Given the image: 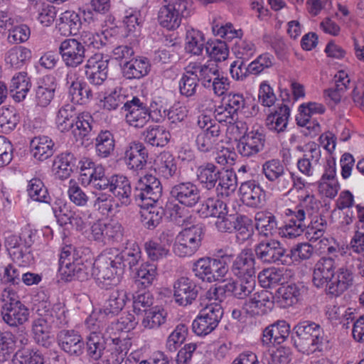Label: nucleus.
<instances>
[{
  "instance_id": "f257e3e1",
  "label": "nucleus",
  "mask_w": 364,
  "mask_h": 364,
  "mask_svg": "<svg viewBox=\"0 0 364 364\" xmlns=\"http://www.w3.org/2000/svg\"><path fill=\"white\" fill-rule=\"evenodd\" d=\"M1 316L9 326L18 328L28 321L29 309L20 300L11 288H5L1 293Z\"/></svg>"
},
{
  "instance_id": "f03ea898",
  "label": "nucleus",
  "mask_w": 364,
  "mask_h": 364,
  "mask_svg": "<svg viewBox=\"0 0 364 364\" xmlns=\"http://www.w3.org/2000/svg\"><path fill=\"white\" fill-rule=\"evenodd\" d=\"M35 232L29 228L22 230L19 235H11L5 241L9 254L14 263L20 267L28 266L33 260L31 247Z\"/></svg>"
},
{
  "instance_id": "7ed1b4c3",
  "label": "nucleus",
  "mask_w": 364,
  "mask_h": 364,
  "mask_svg": "<svg viewBox=\"0 0 364 364\" xmlns=\"http://www.w3.org/2000/svg\"><path fill=\"white\" fill-rule=\"evenodd\" d=\"M92 274L101 288L116 285L122 275L109 250H104L93 263Z\"/></svg>"
},
{
  "instance_id": "20e7f679",
  "label": "nucleus",
  "mask_w": 364,
  "mask_h": 364,
  "mask_svg": "<svg viewBox=\"0 0 364 364\" xmlns=\"http://www.w3.org/2000/svg\"><path fill=\"white\" fill-rule=\"evenodd\" d=\"M231 255H221L220 259L211 257H202L198 259L193 264L194 275L206 282H214L223 278L228 272L227 260Z\"/></svg>"
},
{
  "instance_id": "39448f33",
  "label": "nucleus",
  "mask_w": 364,
  "mask_h": 364,
  "mask_svg": "<svg viewBox=\"0 0 364 364\" xmlns=\"http://www.w3.org/2000/svg\"><path fill=\"white\" fill-rule=\"evenodd\" d=\"M121 110L124 112L126 122L136 128L143 127L150 119L159 122L163 119L161 114H157L156 111L150 110L145 101L138 97H132L122 106Z\"/></svg>"
},
{
  "instance_id": "423d86ee",
  "label": "nucleus",
  "mask_w": 364,
  "mask_h": 364,
  "mask_svg": "<svg viewBox=\"0 0 364 364\" xmlns=\"http://www.w3.org/2000/svg\"><path fill=\"white\" fill-rule=\"evenodd\" d=\"M158 13V21L163 28L172 31L178 28L183 18L190 15L191 0H164Z\"/></svg>"
},
{
  "instance_id": "0eeeda50",
  "label": "nucleus",
  "mask_w": 364,
  "mask_h": 364,
  "mask_svg": "<svg viewBox=\"0 0 364 364\" xmlns=\"http://www.w3.org/2000/svg\"><path fill=\"white\" fill-rule=\"evenodd\" d=\"M318 324L311 321H304L293 328L291 340L299 351L307 355L318 349Z\"/></svg>"
},
{
  "instance_id": "6e6552de",
  "label": "nucleus",
  "mask_w": 364,
  "mask_h": 364,
  "mask_svg": "<svg viewBox=\"0 0 364 364\" xmlns=\"http://www.w3.org/2000/svg\"><path fill=\"white\" fill-rule=\"evenodd\" d=\"M59 272L67 281L87 279V272L78 252L71 245L62 249L59 259Z\"/></svg>"
},
{
  "instance_id": "1a4fd4ad",
  "label": "nucleus",
  "mask_w": 364,
  "mask_h": 364,
  "mask_svg": "<svg viewBox=\"0 0 364 364\" xmlns=\"http://www.w3.org/2000/svg\"><path fill=\"white\" fill-rule=\"evenodd\" d=\"M203 235L201 224L183 229L176 235L173 247L174 254L180 257L193 255L201 245Z\"/></svg>"
},
{
  "instance_id": "9d476101",
  "label": "nucleus",
  "mask_w": 364,
  "mask_h": 364,
  "mask_svg": "<svg viewBox=\"0 0 364 364\" xmlns=\"http://www.w3.org/2000/svg\"><path fill=\"white\" fill-rule=\"evenodd\" d=\"M240 281H230L224 284L210 288L206 292L209 300L222 301L227 296H234L238 299H244L249 296L255 289L256 281L239 278Z\"/></svg>"
},
{
  "instance_id": "9b49d317",
  "label": "nucleus",
  "mask_w": 364,
  "mask_h": 364,
  "mask_svg": "<svg viewBox=\"0 0 364 364\" xmlns=\"http://www.w3.org/2000/svg\"><path fill=\"white\" fill-rule=\"evenodd\" d=\"M162 195L160 181L151 174L140 178L136 186L134 198L142 208H149L151 205L158 204Z\"/></svg>"
},
{
  "instance_id": "f8f14e48",
  "label": "nucleus",
  "mask_w": 364,
  "mask_h": 364,
  "mask_svg": "<svg viewBox=\"0 0 364 364\" xmlns=\"http://www.w3.org/2000/svg\"><path fill=\"white\" fill-rule=\"evenodd\" d=\"M326 283L324 291L331 297H338L348 290L353 284L352 265L340 268L337 272L322 273L320 284Z\"/></svg>"
},
{
  "instance_id": "ddd939ff",
  "label": "nucleus",
  "mask_w": 364,
  "mask_h": 364,
  "mask_svg": "<svg viewBox=\"0 0 364 364\" xmlns=\"http://www.w3.org/2000/svg\"><path fill=\"white\" fill-rule=\"evenodd\" d=\"M223 315V308L218 303L213 302L206 305L193 320V331L200 336L209 334L218 326Z\"/></svg>"
},
{
  "instance_id": "4468645a",
  "label": "nucleus",
  "mask_w": 364,
  "mask_h": 364,
  "mask_svg": "<svg viewBox=\"0 0 364 364\" xmlns=\"http://www.w3.org/2000/svg\"><path fill=\"white\" fill-rule=\"evenodd\" d=\"M46 302L41 303L36 310L38 317L34 319L32 331L36 342L44 347H49L52 342L51 330L53 328L50 317L48 314Z\"/></svg>"
},
{
  "instance_id": "2eb2a0df",
  "label": "nucleus",
  "mask_w": 364,
  "mask_h": 364,
  "mask_svg": "<svg viewBox=\"0 0 364 364\" xmlns=\"http://www.w3.org/2000/svg\"><path fill=\"white\" fill-rule=\"evenodd\" d=\"M124 229L118 221L111 220L107 223L97 221L91 226V237L104 243L119 242L123 238Z\"/></svg>"
},
{
  "instance_id": "dca6fc26",
  "label": "nucleus",
  "mask_w": 364,
  "mask_h": 364,
  "mask_svg": "<svg viewBox=\"0 0 364 364\" xmlns=\"http://www.w3.org/2000/svg\"><path fill=\"white\" fill-rule=\"evenodd\" d=\"M173 299L181 306L191 305L198 297L200 287L188 277L182 276L173 283Z\"/></svg>"
},
{
  "instance_id": "f3484780",
  "label": "nucleus",
  "mask_w": 364,
  "mask_h": 364,
  "mask_svg": "<svg viewBox=\"0 0 364 364\" xmlns=\"http://www.w3.org/2000/svg\"><path fill=\"white\" fill-rule=\"evenodd\" d=\"M255 255L259 260L264 263H281L287 262L284 259V249L279 241L277 240H267L260 242L255 246Z\"/></svg>"
},
{
  "instance_id": "a211bd4d",
  "label": "nucleus",
  "mask_w": 364,
  "mask_h": 364,
  "mask_svg": "<svg viewBox=\"0 0 364 364\" xmlns=\"http://www.w3.org/2000/svg\"><path fill=\"white\" fill-rule=\"evenodd\" d=\"M109 59L97 53L89 58L85 66V75L93 85H102L107 77Z\"/></svg>"
},
{
  "instance_id": "6ab92c4d",
  "label": "nucleus",
  "mask_w": 364,
  "mask_h": 364,
  "mask_svg": "<svg viewBox=\"0 0 364 364\" xmlns=\"http://www.w3.org/2000/svg\"><path fill=\"white\" fill-rule=\"evenodd\" d=\"M59 52L65 65L70 68H76L85 58V46L75 38L62 41L59 46Z\"/></svg>"
},
{
  "instance_id": "aec40b11",
  "label": "nucleus",
  "mask_w": 364,
  "mask_h": 364,
  "mask_svg": "<svg viewBox=\"0 0 364 364\" xmlns=\"http://www.w3.org/2000/svg\"><path fill=\"white\" fill-rule=\"evenodd\" d=\"M318 112V107L316 102L302 104L299 107V113L296 117L297 124L303 127L302 133L310 137L316 136L318 134V122L316 118H312L314 114Z\"/></svg>"
},
{
  "instance_id": "412c9836",
  "label": "nucleus",
  "mask_w": 364,
  "mask_h": 364,
  "mask_svg": "<svg viewBox=\"0 0 364 364\" xmlns=\"http://www.w3.org/2000/svg\"><path fill=\"white\" fill-rule=\"evenodd\" d=\"M170 194L179 203L187 206H195L200 199L198 187L191 181L180 182L171 189Z\"/></svg>"
},
{
  "instance_id": "4be33fe9",
  "label": "nucleus",
  "mask_w": 364,
  "mask_h": 364,
  "mask_svg": "<svg viewBox=\"0 0 364 364\" xmlns=\"http://www.w3.org/2000/svg\"><path fill=\"white\" fill-rule=\"evenodd\" d=\"M108 250L110 253L112 252L114 261L118 267V271L121 272L122 274L126 268L132 270L138 264L141 259L140 248L135 242L132 243L130 247H126L122 251L114 248Z\"/></svg>"
},
{
  "instance_id": "5701e85b",
  "label": "nucleus",
  "mask_w": 364,
  "mask_h": 364,
  "mask_svg": "<svg viewBox=\"0 0 364 364\" xmlns=\"http://www.w3.org/2000/svg\"><path fill=\"white\" fill-rule=\"evenodd\" d=\"M255 259L250 250H243L237 255L231 266V272L237 278L255 280Z\"/></svg>"
},
{
  "instance_id": "b1692460",
  "label": "nucleus",
  "mask_w": 364,
  "mask_h": 364,
  "mask_svg": "<svg viewBox=\"0 0 364 364\" xmlns=\"http://www.w3.org/2000/svg\"><path fill=\"white\" fill-rule=\"evenodd\" d=\"M272 297L267 290L254 293L245 301L243 308L251 316L262 315L269 311L274 306Z\"/></svg>"
},
{
  "instance_id": "393cba45",
  "label": "nucleus",
  "mask_w": 364,
  "mask_h": 364,
  "mask_svg": "<svg viewBox=\"0 0 364 364\" xmlns=\"http://www.w3.org/2000/svg\"><path fill=\"white\" fill-rule=\"evenodd\" d=\"M60 348L70 355L80 356L83 353L84 341L77 331L62 330L57 336Z\"/></svg>"
},
{
  "instance_id": "a878e982",
  "label": "nucleus",
  "mask_w": 364,
  "mask_h": 364,
  "mask_svg": "<svg viewBox=\"0 0 364 364\" xmlns=\"http://www.w3.org/2000/svg\"><path fill=\"white\" fill-rule=\"evenodd\" d=\"M339 184L336 178V161L329 156L326 159L325 171L320 180V193L327 198H334L338 191Z\"/></svg>"
},
{
  "instance_id": "bb28decb",
  "label": "nucleus",
  "mask_w": 364,
  "mask_h": 364,
  "mask_svg": "<svg viewBox=\"0 0 364 364\" xmlns=\"http://www.w3.org/2000/svg\"><path fill=\"white\" fill-rule=\"evenodd\" d=\"M128 301V295L125 290H113L105 300L99 313L107 317H114L122 311Z\"/></svg>"
},
{
  "instance_id": "cd10ccee",
  "label": "nucleus",
  "mask_w": 364,
  "mask_h": 364,
  "mask_svg": "<svg viewBox=\"0 0 364 364\" xmlns=\"http://www.w3.org/2000/svg\"><path fill=\"white\" fill-rule=\"evenodd\" d=\"M57 84L53 75H47L38 82L35 90V102L41 107H48L54 98Z\"/></svg>"
},
{
  "instance_id": "c85d7f7f",
  "label": "nucleus",
  "mask_w": 364,
  "mask_h": 364,
  "mask_svg": "<svg viewBox=\"0 0 364 364\" xmlns=\"http://www.w3.org/2000/svg\"><path fill=\"white\" fill-rule=\"evenodd\" d=\"M241 199L247 206L259 208L265 203V192L254 181L242 183L240 187Z\"/></svg>"
},
{
  "instance_id": "c756f323",
  "label": "nucleus",
  "mask_w": 364,
  "mask_h": 364,
  "mask_svg": "<svg viewBox=\"0 0 364 364\" xmlns=\"http://www.w3.org/2000/svg\"><path fill=\"white\" fill-rule=\"evenodd\" d=\"M109 191L123 205H129L132 200V188L128 178L124 175L111 176Z\"/></svg>"
},
{
  "instance_id": "7c9ffc66",
  "label": "nucleus",
  "mask_w": 364,
  "mask_h": 364,
  "mask_svg": "<svg viewBox=\"0 0 364 364\" xmlns=\"http://www.w3.org/2000/svg\"><path fill=\"white\" fill-rule=\"evenodd\" d=\"M148 153L141 143L129 144L124 152V161L129 169L142 170L146 165Z\"/></svg>"
},
{
  "instance_id": "2f4dec72",
  "label": "nucleus",
  "mask_w": 364,
  "mask_h": 364,
  "mask_svg": "<svg viewBox=\"0 0 364 364\" xmlns=\"http://www.w3.org/2000/svg\"><path fill=\"white\" fill-rule=\"evenodd\" d=\"M188 69L191 71V75H195L206 88H210V82L215 80L220 73L218 65L212 61L205 63L191 62L188 65Z\"/></svg>"
},
{
  "instance_id": "473e14b6",
  "label": "nucleus",
  "mask_w": 364,
  "mask_h": 364,
  "mask_svg": "<svg viewBox=\"0 0 364 364\" xmlns=\"http://www.w3.org/2000/svg\"><path fill=\"white\" fill-rule=\"evenodd\" d=\"M111 343L109 344V351L110 353L109 359L112 364H122L132 346L131 339L127 336H117L114 333L110 336Z\"/></svg>"
},
{
  "instance_id": "72a5a7b5",
  "label": "nucleus",
  "mask_w": 364,
  "mask_h": 364,
  "mask_svg": "<svg viewBox=\"0 0 364 364\" xmlns=\"http://www.w3.org/2000/svg\"><path fill=\"white\" fill-rule=\"evenodd\" d=\"M290 326L282 320L267 326L263 331L262 343L264 345L282 343L289 336Z\"/></svg>"
},
{
  "instance_id": "f704fd0d",
  "label": "nucleus",
  "mask_w": 364,
  "mask_h": 364,
  "mask_svg": "<svg viewBox=\"0 0 364 364\" xmlns=\"http://www.w3.org/2000/svg\"><path fill=\"white\" fill-rule=\"evenodd\" d=\"M121 67L123 76L129 80L140 79L147 75L151 69L149 60L144 57L132 58Z\"/></svg>"
},
{
  "instance_id": "c9c22d12",
  "label": "nucleus",
  "mask_w": 364,
  "mask_h": 364,
  "mask_svg": "<svg viewBox=\"0 0 364 364\" xmlns=\"http://www.w3.org/2000/svg\"><path fill=\"white\" fill-rule=\"evenodd\" d=\"M290 116V109L287 105H282L274 112L269 114L265 120V124L267 129L273 132L279 134L286 131L289 118Z\"/></svg>"
},
{
  "instance_id": "e433bc0d",
  "label": "nucleus",
  "mask_w": 364,
  "mask_h": 364,
  "mask_svg": "<svg viewBox=\"0 0 364 364\" xmlns=\"http://www.w3.org/2000/svg\"><path fill=\"white\" fill-rule=\"evenodd\" d=\"M77 159L71 152H64L54 160L53 169L55 176L60 179L68 178L76 166Z\"/></svg>"
},
{
  "instance_id": "4c0bfd02",
  "label": "nucleus",
  "mask_w": 364,
  "mask_h": 364,
  "mask_svg": "<svg viewBox=\"0 0 364 364\" xmlns=\"http://www.w3.org/2000/svg\"><path fill=\"white\" fill-rule=\"evenodd\" d=\"M32 154L38 161H45L54 153V143L46 136L34 137L30 143Z\"/></svg>"
},
{
  "instance_id": "58836bf2",
  "label": "nucleus",
  "mask_w": 364,
  "mask_h": 364,
  "mask_svg": "<svg viewBox=\"0 0 364 364\" xmlns=\"http://www.w3.org/2000/svg\"><path fill=\"white\" fill-rule=\"evenodd\" d=\"M78 114L75 107L72 104H65L60 107L55 118L58 129L61 132H69L73 128V125L75 124V120L77 119Z\"/></svg>"
},
{
  "instance_id": "ea45409f",
  "label": "nucleus",
  "mask_w": 364,
  "mask_h": 364,
  "mask_svg": "<svg viewBox=\"0 0 364 364\" xmlns=\"http://www.w3.org/2000/svg\"><path fill=\"white\" fill-rule=\"evenodd\" d=\"M220 171L212 163H207L197 168V178L202 187L212 190L216 187Z\"/></svg>"
},
{
  "instance_id": "a19ab883",
  "label": "nucleus",
  "mask_w": 364,
  "mask_h": 364,
  "mask_svg": "<svg viewBox=\"0 0 364 364\" xmlns=\"http://www.w3.org/2000/svg\"><path fill=\"white\" fill-rule=\"evenodd\" d=\"M144 141L152 146H165L169 141L171 134L163 126H149L143 133Z\"/></svg>"
},
{
  "instance_id": "79ce46f5",
  "label": "nucleus",
  "mask_w": 364,
  "mask_h": 364,
  "mask_svg": "<svg viewBox=\"0 0 364 364\" xmlns=\"http://www.w3.org/2000/svg\"><path fill=\"white\" fill-rule=\"evenodd\" d=\"M237 188V176L230 170H222L218 178L215 192L218 196L228 197Z\"/></svg>"
},
{
  "instance_id": "37998d69",
  "label": "nucleus",
  "mask_w": 364,
  "mask_h": 364,
  "mask_svg": "<svg viewBox=\"0 0 364 364\" xmlns=\"http://www.w3.org/2000/svg\"><path fill=\"white\" fill-rule=\"evenodd\" d=\"M59 30L64 35H76L82 26L80 14L73 11H66L60 17Z\"/></svg>"
},
{
  "instance_id": "c03bdc74",
  "label": "nucleus",
  "mask_w": 364,
  "mask_h": 364,
  "mask_svg": "<svg viewBox=\"0 0 364 364\" xmlns=\"http://www.w3.org/2000/svg\"><path fill=\"white\" fill-rule=\"evenodd\" d=\"M156 170L165 178L176 174L177 166L175 158L168 151L161 153L155 161Z\"/></svg>"
},
{
  "instance_id": "a18cd8bd",
  "label": "nucleus",
  "mask_w": 364,
  "mask_h": 364,
  "mask_svg": "<svg viewBox=\"0 0 364 364\" xmlns=\"http://www.w3.org/2000/svg\"><path fill=\"white\" fill-rule=\"evenodd\" d=\"M220 133L212 130L210 132H201L196 138L197 150L203 154L214 153L217 149Z\"/></svg>"
},
{
  "instance_id": "49530a36",
  "label": "nucleus",
  "mask_w": 364,
  "mask_h": 364,
  "mask_svg": "<svg viewBox=\"0 0 364 364\" xmlns=\"http://www.w3.org/2000/svg\"><path fill=\"white\" fill-rule=\"evenodd\" d=\"M205 46V37L201 31L188 27L186 35V50L188 53L196 55L203 53Z\"/></svg>"
},
{
  "instance_id": "de8ad7c7",
  "label": "nucleus",
  "mask_w": 364,
  "mask_h": 364,
  "mask_svg": "<svg viewBox=\"0 0 364 364\" xmlns=\"http://www.w3.org/2000/svg\"><path fill=\"white\" fill-rule=\"evenodd\" d=\"M31 58V51L23 46H16L7 51L5 56L6 64L14 68H21Z\"/></svg>"
},
{
  "instance_id": "09e8293b",
  "label": "nucleus",
  "mask_w": 364,
  "mask_h": 364,
  "mask_svg": "<svg viewBox=\"0 0 364 364\" xmlns=\"http://www.w3.org/2000/svg\"><path fill=\"white\" fill-rule=\"evenodd\" d=\"M255 220L256 228L264 236L274 235L277 230V223L275 217L270 213L258 212L255 214Z\"/></svg>"
},
{
  "instance_id": "8fccbe9b",
  "label": "nucleus",
  "mask_w": 364,
  "mask_h": 364,
  "mask_svg": "<svg viewBox=\"0 0 364 364\" xmlns=\"http://www.w3.org/2000/svg\"><path fill=\"white\" fill-rule=\"evenodd\" d=\"M19 122L16 109L12 106L0 108V132L8 134L13 131Z\"/></svg>"
},
{
  "instance_id": "3c124183",
  "label": "nucleus",
  "mask_w": 364,
  "mask_h": 364,
  "mask_svg": "<svg viewBox=\"0 0 364 364\" xmlns=\"http://www.w3.org/2000/svg\"><path fill=\"white\" fill-rule=\"evenodd\" d=\"M303 287L296 284L282 286L278 289L279 298L284 307L296 304L301 296Z\"/></svg>"
},
{
  "instance_id": "603ef678",
  "label": "nucleus",
  "mask_w": 364,
  "mask_h": 364,
  "mask_svg": "<svg viewBox=\"0 0 364 364\" xmlns=\"http://www.w3.org/2000/svg\"><path fill=\"white\" fill-rule=\"evenodd\" d=\"M115 141L112 133L101 131L95 139L96 152L99 156L106 158L114 151Z\"/></svg>"
},
{
  "instance_id": "864d4df0",
  "label": "nucleus",
  "mask_w": 364,
  "mask_h": 364,
  "mask_svg": "<svg viewBox=\"0 0 364 364\" xmlns=\"http://www.w3.org/2000/svg\"><path fill=\"white\" fill-rule=\"evenodd\" d=\"M105 349V343L100 332L90 333L87 338L86 350L88 356L95 360L100 359Z\"/></svg>"
},
{
  "instance_id": "5fc2aeb1",
  "label": "nucleus",
  "mask_w": 364,
  "mask_h": 364,
  "mask_svg": "<svg viewBox=\"0 0 364 364\" xmlns=\"http://www.w3.org/2000/svg\"><path fill=\"white\" fill-rule=\"evenodd\" d=\"M129 100L122 87H115L104 97L101 102L104 109L112 111L116 110L121 105L124 106Z\"/></svg>"
},
{
  "instance_id": "6e6d98bb",
  "label": "nucleus",
  "mask_w": 364,
  "mask_h": 364,
  "mask_svg": "<svg viewBox=\"0 0 364 364\" xmlns=\"http://www.w3.org/2000/svg\"><path fill=\"white\" fill-rule=\"evenodd\" d=\"M143 209V225L149 230H154L161 223L164 215V210L157 204L151 205L149 209Z\"/></svg>"
},
{
  "instance_id": "4d7b16f0",
  "label": "nucleus",
  "mask_w": 364,
  "mask_h": 364,
  "mask_svg": "<svg viewBox=\"0 0 364 364\" xmlns=\"http://www.w3.org/2000/svg\"><path fill=\"white\" fill-rule=\"evenodd\" d=\"M92 117L87 113H81L77 115V119L75 120V124L73 125V128L70 130L77 141L88 136L92 130Z\"/></svg>"
},
{
  "instance_id": "13d9d810",
  "label": "nucleus",
  "mask_w": 364,
  "mask_h": 364,
  "mask_svg": "<svg viewBox=\"0 0 364 364\" xmlns=\"http://www.w3.org/2000/svg\"><path fill=\"white\" fill-rule=\"evenodd\" d=\"M234 231L237 232V240L242 243L247 240L253 234L252 220L246 215H236Z\"/></svg>"
},
{
  "instance_id": "bf43d9fd",
  "label": "nucleus",
  "mask_w": 364,
  "mask_h": 364,
  "mask_svg": "<svg viewBox=\"0 0 364 364\" xmlns=\"http://www.w3.org/2000/svg\"><path fill=\"white\" fill-rule=\"evenodd\" d=\"M156 265L154 263H144L136 272L137 285L141 284L144 288L151 286L156 279L157 277Z\"/></svg>"
},
{
  "instance_id": "052dcab7",
  "label": "nucleus",
  "mask_w": 364,
  "mask_h": 364,
  "mask_svg": "<svg viewBox=\"0 0 364 364\" xmlns=\"http://www.w3.org/2000/svg\"><path fill=\"white\" fill-rule=\"evenodd\" d=\"M29 197L38 202L50 203V196L44 183L40 178H34L29 181L27 186Z\"/></svg>"
},
{
  "instance_id": "680f3d73",
  "label": "nucleus",
  "mask_w": 364,
  "mask_h": 364,
  "mask_svg": "<svg viewBox=\"0 0 364 364\" xmlns=\"http://www.w3.org/2000/svg\"><path fill=\"white\" fill-rule=\"evenodd\" d=\"M191 71L185 68V72L179 81V92L181 95L186 97L193 96L196 93L198 87V79L195 75H191Z\"/></svg>"
},
{
  "instance_id": "e2e57ef3",
  "label": "nucleus",
  "mask_w": 364,
  "mask_h": 364,
  "mask_svg": "<svg viewBox=\"0 0 364 364\" xmlns=\"http://www.w3.org/2000/svg\"><path fill=\"white\" fill-rule=\"evenodd\" d=\"M37 19L43 26H50L56 18V9L53 5L36 1L34 4Z\"/></svg>"
},
{
  "instance_id": "0e129e2a",
  "label": "nucleus",
  "mask_w": 364,
  "mask_h": 364,
  "mask_svg": "<svg viewBox=\"0 0 364 364\" xmlns=\"http://www.w3.org/2000/svg\"><path fill=\"white\" fill-rule=\"evenodd\" d=\"M167 313L162 309L153 308L146 311L142 325L149 329L158 328L166 321Z\"/></svg>"
},
{
  "instance_id": "69168bd1",
  "label": "nucleus",
  "mask_w": 364,
  "mask_h": 364,
  "mask_svg": "<svg viewBox=\"0 0 364 364\" xmlns=\"http://www.w3.org/2000/svg\"><path fill=\"white\" fill-rule=\"evenodd\" d=\"M188 331V328L186 325H177L166 339V348L170 352H175L185 341Z\"/></svg>"
},
{
  "instance_id": "338daca9",
  "label": "nucleus",
  "mask_w": 364,
  "mask_h": 364,
  "mask_svg": "<svg viewBox=\"0 0 364 364\" xmlns=\"http://www.w3.org/2000/svg\"><path fill=\"white\" fill-rule=\"evenodd\" d=\"M51 208L60 225H65L70 222L73 211L64 200L56 198L55 201L52 203Z\"/></svg>"
},
{
  "instance_id": "774afa93",
  "label": "nucleus",
  "mask_w": 364,
  "mask_h": 364,
  "mask_svg": "<svg viewBox=\"0 0 364 364\" xmlns=\"http://www.w3.org/2000/svg\"><path fill=\"white\" fill-rule=\"evenodd\" d=\"M286 171L284 166L278 159H270L265 161L262 168V173L272 184L282 176Z\"/></svg>"
}]
</instances>
